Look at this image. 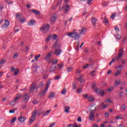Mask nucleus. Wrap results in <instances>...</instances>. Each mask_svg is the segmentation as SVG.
Masks as SVG:
<instances>
[{
    "label": "nucleus",
    "mask_w": 127,
    "mask_h": 127,
    "mask_svg": "<svg viewBox=\"0 0 127 127\" xmlns=\"http://www.w3.org/2000/svg\"><path fill=\"white\" fill-rule=\"evenodd\" d=\"M125 51H124V48H121L119 50V53L117 57L115 58V59H113L111 62L109 64V66H111L113 63H115V60H119V59H121L123 56H124V52Z\"/></svg>",
    "instance_id": "obj_1"
},
{
    "label": "nucleus",
    "mask_w": 127,
    "mask_h": 127,
    "mask_svg": "<svg viewBox=\"0 0 127 127\" xmlns=\"http://www.w3.org/2000/svg\"><path fill=\"white\" fill-rule=\"evenodd\" d=\"M67 36H69L71 38H74L75 40H77L80 38V34L77 32H70L66 34Z\"/></svg>",
    "instance_id": "obj_2"
},
{
    "label": "nucleus",
    "mask_w": 127,
    "mask_h": 127,
    "mask_svg": "<svg viewBox=\"0 0 127 127\" xmlns=\"http://www.w3.org/2000/svg\"><path fill=\"white\" fill-rule=\"evenodd\" d=\"M50 28V25L48 24H43L40 29L41 31H44L45 33H47L49 31Z\"/></svg>",
    "instance_id": "obj_3"
},
{
    "label": "nucleus",
    "mask_w": 127,
    "mask_h": 127,
    "mask_svg": "<svg viewBox=\"0 0 127 127\" xmlns=\"http://www.w3.org/2000/svg\"><path fill=\"white\" fill-rule=\"evenodd\" d=\"M36 115H37V110L35 109L32 113V116L29 121V125H31L35 121Z\"/></svg>",
    "instance_id": "obj_4"
},
{
    "label": "nucleus",
    "mask_w": 127,
    "mask_h": 127,
    "mask_svg": "<svg viewBox=\"0 0 127 127\" xmlns=\"http://www.w3.org/2000/svg\"><path fill=\"white\" fill-rule=\"evenodd\" d=\"M96 108L95 107L94 110H91L90 112L88 120L89 121H92V122L95 121V112L96 111Z\"/></svg>",
    "instance_id": "obj_5"
},
{
    "label": "nucleus",
    "mask_w": 127,
    "mask_h": 127,
    "mask_svg": "<svg viewBox=\"0 0 127 127\" xmlns=\"http://www.w3.org/2000/svg\"><path fill=\"white\" fill-rule=\"evenodd\" d=\"M21 14L22 13H20L16 14V20H19L20 19V22L23 23L25 21V17H21Z\"/></svg>",
    "instance_id": "obj_6"
},
{
    "label": "nucleus",
    "mask_w": 127,
    "mask_h": 127,
    "mask_svg": "<svg viewBox=\"0 0 127 127\" xmlns=\"http://www.w3.org/2000/svg\"><path fill=\"white\" fill-rule=\"evenodd\" d=\"M30 98V97L29 96V95H28V94L27 93H25L22 96L23 102L24 103H27V102L29 101Z\"/></svg>",
    "instance_id": "obj_7"
},
{
    "label": "nucleus",
    "mask_w": 127,
    "mask_h": 127,
    "mask_svg": "<svg viewBox=\"0 0 127 127\" xmlns=\"http://www.w3.org/2000/svg\"><path fill=\"white\" fill-rule=\"evenodd\" d=\"M48 91V89H47L46 88H45L44 90L41 91L39 93L40 96H41V97H45V96L47 94Z\"/></svg>",
    "instance_id": "obj_8"
},
{
    "label": "nucleus",
    "mask_w": 127,
    "mask_h": 127,
    "mask_svg": "<svg viewBox=\"0 0 127 127\" xmlns=\"http://www.w3.org/2000/svg\"><path fill=\"white\" fill-rule=\"evenodd\" d=\"M35 87H36V82H34L32 84L30 88V90H29L30 93H32V92L34 91V90L35 89Z\"/></svg>",
    "instance_id": "obj_9"
},
{
    "label": "nucleus",
    "mask_w": 127,
    "mask_h": 127,
    "mask_svg": "<svg viewBox=\"0 0 127 127\" xmlns=\"http://www.w3.org/2000/svg\"><path fill=\"white\" fill-rule=\"evenodd\" d=\"M57 14H54L51 18V23H54L56 20L57 19Z\"/></svg>",
    "instance_id": "obj_10"
},
{
    "label": "nucleus",
    "mask_w": 127,
    "mask_h": 127,
    "mask_svg": "<svg viewBox=\"0 0 127 127\" xmlns=\"http://www.w3.org/2000/svg\"><path fill=\"white\" fill-rule=\"evenodd\" d=\"M26 120V118L25 117L21 116L18 118V121L19 122V123H21V124H23L24 122Z\"/></svg>",
    "instance_id": "obj_11"
},
{
    "label": "nucleus",
    "mask_w": 127,
    "mask_h": 127,
    "mask_svg": "<svg viewBox=\"0 0 127 127\" xmlns=\"http://www.w3.org/2000/svg\"><path fill=\"white\" fill-rule=\"evenodd\" d=\"M95 92L97 94H98L99 95H100V96H104V94H105V92H104V90H101L100 89L97 88L95 89Z\"/></svg>",
    "instance_id": "obj_12"
},
{
    "label": "nucleus",
    "mask_w": 127,
    "mask_h": 127,
    "mask_svg": "<svg viewBox=\"0 0 127 127\" xmlns=\"http://www.w3.org/2000/svg\"><path fill=\"white\" fill-rule=\"evenodd\" d=\"M70 5H66L64 6L62 8L64 9V13H67V12H68V11H69V9H70Z\"/></svg>",
    "instance_id": "obj_13"
},
{
    "label": "nucleus",
    "mask_w": 127,
    "mask_h": 127,
    "mask_svg": "<svg viewBox=\"0 0 127 127\" xmlns=\"http://www.w3.org/2000/svg\"><path fill=\"white\" fill-rule=\"evenodd\" d=\"M22 97V94L20 93H18L16 94V96L15 97V98L14 100L17 102L18 101V100H20V98Z\"/></svg>",
    "instance_id": "obj_14"
},
{
    "label": "nucleus",
    "mask_w": 127,
    "mask_h": 127,
    "mask_svg": "<svg viewBox=\"0 0 127 127\" xmlns=\"http://www.w3.org/2000/svg\"><path fill=\"white\" fill-rule=\"evenodd\" d=\"M9 26V22L7 20H5V23L2 25L3 28H7Z\"/></svg>",
    "instance_id": "obj_15"
},
{
    "label": "nucleus",
    "mask_w": 127,
    "mask_h": 127,
    "mask_svg": "<svg viewBox=\"0 0 127 127\" xmlns=\"http://www.w3.org/2000/svg\"><path fill=\"white\" fill-rule=\"evenodd\" d=\"M62 52V50H58L56 49L55 50V52H54V54L56 55V56H58L61 54V53Z\"/></svg>",
    "instance_id": "obj_16"
},
{
    "label": "nucleus",
    "mask_w": 127,
    "mask_h": 127,
    "mask_svg": "<svg viewBox=\"0 0 127 127\" xmlns=\"http://www.w3.org/2000/svg\"><path fill=\"white\" fill-rule=\"evenodd\" d=\"M97 21H98V19H96L95 17H92L91 18V23H92L93 26H96V24L97 23Z\"/></svg>",
    "instance_id": "obj_17"
},
{
    "label": "nucleus",
    "mask_w": 127,
    "mask_h": 127,
    "mask_svg": "<svg viewBox=\"0 0 127 127\" xmlns=\"http://www.w3.org/2000/svg\"><path fill=\"white\" fill-rule=\"evenodd\" d=\"M79 32L80 34H81V35L85 34V33L87 32V29L85 28H82L81 30H79Z\"/></svg>",
    "instance_id": "obj_18"
},
{
    "label": "nucleus",
    "mask_w": 127,
    "mask_h": 127,
    "mask_svg": "<svg viewBox=\"0 0 127 127\" xmlns=\"http://www.w3.org/2000/svg\"><path fill=\"white\" fill-rule=\"evenodd\" d=\"M35 22H36L35 20L32 19L28 22V25H29V26H32V25H34Z\"/></svg>",
    "instance_id": "obj_19"
},
{
    "label": "nucleus",
    "mask_w": 127,
    "mask_h": 127,
    "mask_svg": "<svg viewBox=\"0 0 127 127\" xmlns=\"http://www.w3.org/2000/svg\"><path fill=\"white\" fill-rule=\"evenodd\" d=\"M57 62H58V60L53 59L49 61V64H51V63H52V64H55Z\"/></svg>",
    "instance_id": "obj_20"
},
{
    "label": "nucleus",
    "mask_w": 127,
    "mask_h": 127,
    "mask_svg": "<svg viewBox=\"0 0 127 127\" xmlns=\"http://www.w3.org/2000/svg\"><path fill=\"white\" fill-rule=\"evenodd\" d=\"M55 95H56V93L54 92H50L49 96L48 97L49 99H52L53 98H54L55 97Z\"/></svg>",
    "instance_id": "obj_21"
},
{
    "label": "nucleus",
    "mask_w": 127,
    "mask_h": 127,
    "mask_svg": "<svg viewBox=\"0 0 127 127\" xmlns=\"http://www.w3.org/2000/svg\"><path fill=\"white\" fill-rule=\"evenodd\" d=\"M52 37H53V35H49L46 39L45 42H49L50 41V39H51V38H52Z\"/></svg>",
    "instance_id": "obj_22"
},
{
    "label": "nucleus",
    "mask_w": 127,
    "mask_h": 127,
    "mask_svg": "<svg viewBox=\"0 0 127 127\" xmlns=\"http://www.w3.org/2000/svg\"><path fill=\"white\" fill-rule=\"evenodd\" d=\"M126 110H127V105H122V106L120 108V110L121 111V112H125Z\"/></svg>",
    "instance_id": "obj_23"
},
{
    "label": "nucleus",
    "mask_w": 127,
    "mask_h": 127,
    "mask_svg": "<svg viewBox=\"0 0 127 127\" xmlns=\"http://www.w3.org/2000/svg\"><path fill=\"white\" fill-rule=\"evenodd\" d=\"M16 101L14 99L12 100L10 103V105L12 106V107H14V106H15V105H16Z\"/></svg>",
    "instance_id": "obj_24"
},
{
    "label": "nucleus",
    "mask_w": 127,
    "mask_h": 127,
    "mask_svg": "<svg viewBox=\"0 0 127 127\" xmlns=\"http://www.w3.org/2000/svg\"><path fill=\"white\" fill-rule=\"evenodd\" d=\"M32 12H33V13H34L36 15H38L40 14V11L32 9Z\"/></svg>",
    "instance_id": "obj_25"
},
{
    "label": "nucleus",
    "mask_w": 127,
    "mask_h": 127,
    "mask_svg": "<svg viewBox=\"0 0 127 127\" xmlns=\"http://www.w3.org/2000/svg\"><path fill=\"white\" fill-rule=\"evenodd\" d=\"M50 112H51V109H50L45 112L43 113L44 116L45 117L46 116H48L49 114H50Z\"/></svg>",
    "instance_id": "obj_26"
},
{
    "label": "nucleus",
    "mask_w": 127,
    "mask_h": 127,
    "mask_svg": "<svg viewBox=\"0 0 127 127\" xmlns=\"http://www.w3.org/2000/svg\"><path fill=\"white\" fill-rule=\"evenodd\" d=\"M51 84V82L50 80H48L47 84H46L45 89H47V90H48V88H49V86H50Z\"/></svg>",
    "instance_id": "obj_27"
},
{
    "label": "nucleus",
    "mask_w": 127,
    "mask_h": 127,
    "mask_svg": "<svg viewBox=\"0 0 127 127\" xmlns=\"http://www.w3.org/2000/svg\"><path fill=\"white\" fill-rule=\"evenodd\" d=\"M52 54V52H49L48 55H47V57L46 58H45V60H47L48 59V58H49V57H50V56H51Z\"/></svg>",
    "instance_id": "obj_28"
},
{
    "label": "nucleus",
    "mask_w": 127,
    "mask_h": 127,
    "mask_svg": "<svg viewBox=\"0 0 127 127\" xmlns=\"http://www.w3.org/2000/svg\"><path fill=\"white\" fill-rule=\"evenodd\" d=\"M32 68L34 69V71L37 72V68H40V66H35V64H33Z\"/></svg>",
    "instance_id": "obj_29"
},
{
    "label": "nucleus",
    "mask_w": 127,
    "mask_h": 127,
    "mask_svg": "<svg viewBox=\"0 0 127 127\" xmlns=\"http://www.w3.org/2000/svg\"><path fill=\"white\" fill-rule=\"evenodd\" d=\"M58 66L59 67V71L62 69L64 67V65L63 64V63H61L60 64H58Z\"/></svg>",
    "instance_id": "obj_30"
},
{
    "label": "nucleus",
    "mask_w": 127,
    "mask_h": 127,
    "mask_svg": "<svg viewBox=\"0 0 127 127\" xmlns=\"http://www.w3.org/2000/svg\"><path fill=\"white\" fill-rule=\"evenodd\" d=\"M69 110H70V107L66 106L65 107V109H64L65 113H69Z\"/></svg>",
    "instance_id": "obj_31"
},
{
    "label": "nucleus",
    "mask_w": 127,
    "mask_h": 127,
    "mask_svg": "<svg viewBox=\"0 0 127 127\" xmlns=\"http://www.w3.org/2000/svg\"><path fill=\"white\" fill-rule=\"evenodd\" d=\"M56 70V66H52L50 68V72H53Z\"/></svg>",
    "instance_id": "obj_32"
},
{
    "label": "nucleus",
    "mask_w": 127,
    "mask_h": 127,
    "mask_svg": "<svg viewBox=\"0 0 127 127\" xmlns=\"http://www.w3.org/2000/svg\"><path fill=\"white\" fill-rule=\"evenodd\" d=\"M116 120H123V115H120L116 117Z\"/></svg>",
    "instance_id": "obj_33"
},
{
    "label": "nucleus",
    "mask_w": 127,
    "mask_h": 127,
    "mask_svg": "<svg viewBox=\"0 0 127 127\" xmlns=\"http://www.w3.org/2000/svg\"><path fill=\"white\" fill-rule=\"evenodd\" d=\"M58 40H57L55 41V43L54 44V45H53V47L52 48H55V47H56V46H57V44H58Z\"/></svg>",
    "instance_id": "obj_34"
},
{
    "label": "nucleus",
    "mask_w": 127,
    "mask_h": 127,
    "mask_svg": "<svg viewBox=\"0 0 127 127\" xmlns=\"http://www.w3.org/2000/svg\"><path fill=\"white\" fill-rule=\"evenodd\" d=\"M66 92H67V89L66 88H64V89L61 91V93L63 95H65Z\"/></svg>",
    "instance_id": "obj_35"
},
{
    "label": "nucleus",
    "mask_w": 127,
    "mask_h": 127,
    "mask_svg": "<svg viewBox=\"0 0 127 127\" xmlns=\"http://www.w3.org/2000/svg\"><path fill=\"white\" fill-rule=\"evenodd\" d=\"M73 67H68L66 69L67 72H68V73H69V72H71L72 70H73Z\"/></svg>",
    "instance_id": "obj_36"
},
{
    "label": "nucleus",
    "mask_w": 127,
    "mask_h": 127,
    "mask_svg": "<svg viewBox=\"0 0 127 127\" xmlns=\"http://www.w3.org/2000/svg\"><path fill=\"white\" fill-rule=\"evenodd\" d=\"M101 106H102L103 109H106V108H108L109 107V105H104V103H101Z\"/></svg>",
    "instance_id": "obj_37"
},
{
    "label": "nucleus",
    "mask_w": 127,
    "mask_h": 127,
    "mask_svg": "<svg viewBox=\"0 0 127 127\" xmlns=\"http://www.w3.org/2000/svg\"><path fill=\"white\" fill-rule=\"evenodd\" d=\"M121 83V80H116L115 81V86H118V85Z\"/></svg>",
    "instance_id": "obj_38"
},
{
    "label": "nucleus",
    "mask_w": 127,
    "mask_h": 127,
    "mask_svg": "<svg viewBox=\"0 0 127 127\" xmlns=\"http://www.w3.org/2000/svg\"><path fill=\"white\" fill-rule=\"evenodd\" d=\"M121 70H117L116 73L115 74V76H119V75H121Z\"/></svg>",
    "instance_id": "obj_39"
},
{
    "label": "nucleus",
    "mask_w": 127,
    "mask_h": 127,
    "mask_svg": "<svg viewBox=\"0 0 127 127\" xmlns=\"http://www.w3.org/2000/svg\"><path fill=\"white\" fill-rule=\"evenodd\" d=\"M94 73H96V70H93L90 73V75L92 76V77H94V76H96V74H94Z\"/></svg>",
    "instance_id": "obj_40"
},
{
    "label": "nucleus",
    "mask_w": 127,
    "mask_h": 127,
    "mask_svg": "<svg viewBox=\"0 0 127 127\" xmlns=\"http://www.w3.org/2000/svg\"><path fill=\"white\" fill-rule=\"evenodd\" d=\"M88 100H89L90 102H94V101H95V99L93 97H89Z\"/></svg>",
    "instance_id": "obj_41"
},
{
    "label": "nucleus",
    "mask_w": 127,
    "mask_h": 127,
    "mask_svg": "<svg viewBox=\"0 0 127 127\" xmlns=\"http://www.w3.org/2000/svg\"><path fill=\"white\" fill-rule=\"evenodd\" d=\"M15 121H16V117H14L13 118L11 121L10 122V124H13V123H14L15 122Z\"/></svg>",
    "instance_id": "obj_42"
},
{
    "label": "nucleus",
    "mask_w": 127,
    "mask_h": 127,
    "mask_svg": "<svg viewBox=\"0 0 127 127\" xmlns=\"http://www.w3.org/2000/svg\"><path fill=\"white\" fill-rule=\"evenodd\" d=\"M41 56L40 55H38L37 56L35 57V61H38V58H39Z\"/></svg>",
    "instance_id": "obj_43"
},
{
    "label": "nucleus",
    "mask_w": 127,
    "mask_h": 127,
    "mask_svg": "<svg viewBox=\"0 0 127 127\" xmlns=\"http://www.w3.org/2000/svg\"><path fill=\"white\" fill-rule=\"evenodd\" d=\"M119 97H120V98H123L124 97V92H120L119 93Z\"/></svg>",
    "instance_id": "obj_44"
},
{
    "label": "nucleus",
    "mask_w": 127,
    "mask_h": 127,
    "mask_svg": "<svg viewBox=\"0 0 127 127\" xmlns=\"http://www.w3.org/2000/svg\"><path fill=\"white\" fill-rule=\"evenodd\" d=\"M19 72V69L17 68L16 71L14 72V76L17 75V74H18V72Z\"/></svg>",
    "instance_id": "obj_45"
},
{
    "label": "nucleus",
    "mask_w": 127,
    "mask_h": 127,
    "mask_svg": "<svg viewBox=\"0 0 127 127\" xmlns=\"http://www.w3.org/2000/svg\"><path fill=\"white\" fill-rule=\"evenodd\" d=\"M104 116L105 118H109V117H110V114L108 112H106L104 113Z\"/></svg>",
    "instance_id": "obj_46"
},
{
    "label": "nucleus",
    "mask_w": 127,
    "mask_h": 127,
    "mask_svg": "<svg viewBox=\"0 0 127 127\" xmlns=\"http://www.w3.org/2000/svg\"><path fill=\"white\" fill-rule=\"evenodd\" d=\"M116 68L117 69H123V68H124V66H123L122 64H120L119 66H116Z\"/></svg>",
    "instance_id": "obj_47"
},
{
    "label": "nucleus",
    "mask_w": 127,
    "mask_h": 127,
    "mask_svg": "<svg viewBox=\"0 0 127 127\" xmlns=\"http://www.w3.org/2000/svg\"><path fill=\"white\" fill-rule=\"evenodd\" d=\"M116 17V13H112L111 17L112 19H115V17Z\"/></svg>",
    "instance_id": "obj_48"
},
{
    "label": "nucleus",
    "mask_w": 127,
    "mask_h": 127,
    "mask_svg": "<svg viewBox=\"0 0 127 127\" xmlns=\"http://www.w3.org/2000/svg\"><path fill=\"white\" fill-rule=\"evenodd\" d=\"M106 103H112V100L110 99H107L105 101Z\"/></svg>",
    "instance_id": "obj_49"
},
{
    "label": "nucleus",
    "mask_w": 127,
    "mask_h": 127,
    "mask_svg": "<svg viewBox=\"0 0 127 127\" xmlns=\"http://www.w3.org/2000/svg\"><path fill=\"white\" fill-rule=\"evenodd\" d=\"M53 38H54V40H56V39H57V38H58V35L56 34H54L53 35Z\"/></svg>",
    "instance_id": "obj_50"
},
{
    "label": "nucleus",
    "mask_w": 127,
    "mask_h": 127,
    "mask_svg": "<svg viewBox=\"0 0 127 127\" xmlns=\"http://www.w3.org/2000/svg\"><path fill=\"white\" fill-rule=\"evenodd\" d=\"M104 23H105V24L106 25H108V24H109V21H108V19H104Z\"/></svg>",
    "instance_id": "obj_51"
},
{
    "label": "nucleus",
    "mask_w": 127,
    "mask_h": 127,
    "mask_svg": "<svg viewBox=\"0 0 127 127\" xmlns=\"http://www.w3.org/2000/svg\"><path fill=\"white\" fill-rule=\"evenodd\" d=\"M113 90H114V87H110V88H108V89H107V91H108V92H112V91H113Z\"/></svg>",
    "instance_id": "obj_52"
},
{
    "label": "nucleus",
    "mask_w": 127,
    "mask_h": 127,
    "mask_svg": "<svg viewBox=\"0 0 127 127\" xmlns=\"http://www.w3.org/2000/svg\"><path fill=\"white\" fill-rule=\"evenodd\" d=\"M92 0H87L86 3L87 4H89V5H91V2H92Z\"/></svg>",
    "instance_id": "obj_53"
},
{
    "label": "nucleus",
    "mask_w": 127,
    "mask_h": 127,
    "mask_svg": "<svg viewBox=\"0 0 127 127\" xmlns=\"http://www.w3.org/2000/svg\"><path fill=\"white\" fill-rule=\"evenodd\" d=\"M83 97H84V98H85V99H89V96L88 95V94H84L82 95Z\"/></svg>",
    "instance_id": "obj_54"
},
{
    "label": "nucleus",
    "mask_w": 127,
    "mask_h": 127,
    "mask_svg": "<svg viewBox=\"0 0 127 127\" xmlns=\"http://www.w3.org/2000/svg\"><path fill=\"white\" fill-rule=\"evenodd\" d=\"M48 78V75L47 74H44L43 75V79H47Z\"/></svg>",
    "instance_id": "obj_55"
},
{
    "label": "nucleus",
    "mask_w": 127,
    "mask_h": 127,
    "mask_svg": "<svg viewBox=\"0 0 127 127\" xmlns=\"http://www.w3.org/2000/svg\"><path fill=\"white\" fill-rule=\"evenodd\" d=\"M116 37L117 39H121L122 38V37L119 34L116 35Z\"/></svg>",
    "instance_id": "obj_56"
},
{
    "label": "nucleus",
    "mask_w": 127,
    "mask_h": 127,
    "mask_svg": "<svg viewBox=\"0 0 127 127\" xmlns=\"http://www.w3.org/2000/svg\"><path fill=\"white\" fill-rule=\"evenodd\" d=\"M5 62V61H4V60H1V61L0 62V64L1 65H2V64H4Z\"/></svg>",
    "instance_id": "obj_57"
},
{
    "label": "nucleus",
    "mask_w": 127,
    "mask_h": 127,
    "mask_svg": "<svg viewBox=\"0 0 127 127\" xmlns=\"http://www.w3.org/2000/svg\"><path fill=\"white\" fill-rule=\"evenodd\" d=\"M32 103L34 105H37V104H38V101H37L36 100H34V101H33Z\"/></svg>",
    "instance_id": "obj_58"
},
{
    "label": "nucleus",
    "mask_w": 127,
    "mask_h": 127,
    "mask_svg": "<svg viewBox=\"0 0 127 127\" xmlns=\"http://www.w3.org/2000/svg\"><path fill=\"white\" fill-rule=\"evenodd\" d=\"M56 124V123H53L52 124H51L49 127H54V126Z\"/></svg>",
    "instance_id": "obj_59"
},
{
    "label": "nucleus",
    "mask_w": 127,
    "mask_h": 127,
    "mask_svg": "<svg viewBox=\"0 0 127 127\" xmlns=\"http://www.w3.org/2000/svg\"><path fill=\"white\" fill-rule=\"evenodd\" d=\"M115 30L116 31V32H120V29L119 28V27H115Z\"/></svg>",
    "instance_id": "obj_60"
},
{
    "label": "nucleus",
    "mask_w": 127,
    "mask_h": 127,
    "mask_svg": "<svg viewBox=\"0 0 127 127\" xmlns=\"http://www.w3.org/2000/svg\"><path fill=\"white\" fill-rule=\"evenodd\" d=\"M25 51V52H28V51H29V47L28 46L26 47Z\"/></svg>",
    "instance_id": "obj_61"
},
{
    "label": "nucleus",
    "mask_w": 127,
    "mask_h": 127,
    "mask_svg": "<svg viewBox=\"0 0 127 127\" xmlns=\"http://www.w3.org/2000/svg\"><path fill=\"white\" fill-rule=\"evenodd\" d=\"M39 86H40V87H43V86H44V84H43V82L42 81V82H40V83H39Z\"/></svg>",
    "instance_id": "obj_62"
},
{
    "label": "nucleus",
    "mask_w": 127,
    "mask_h": 127,
    "mask_svg": "<svg viewBox=\"0 0 127 127\" xmlns=\"http://www.w3.org/2000/svg\"><path fill=\"white\" fill-rule=\"evenodd\" d=\"M92 89H95V88H96V83H94L92 85Z\"/></svg>",
    "instance_id": "obj_63"
},
{
    "label": "nucleus",
    "mask_w": 127,
    "mask_h": 127,
    "mask_svg": "<svg viewBox=\"0 0 127 127\" xmlns=\"http://www.w3.org/2000/svg\"><path fill=\"white\" fill-rule=\"evenodd\" d=\"M72 127H79V126H78V125L76 124H72Z\"/></svg>",
    "instance_id": "obj_64"
}]
</instances>
